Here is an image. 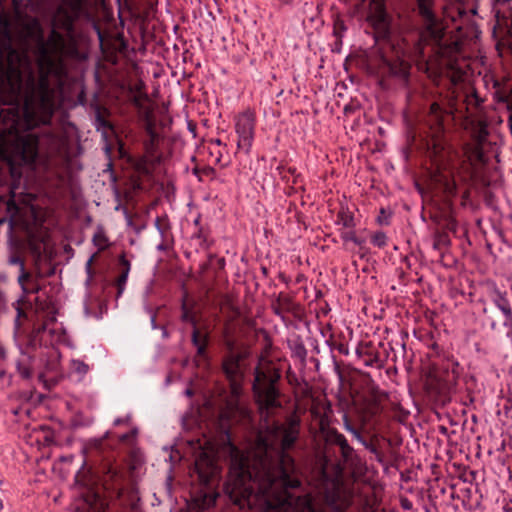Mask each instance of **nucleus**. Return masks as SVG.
Wrapping results in <instances>:
<instances>
[{
	"instance_id": "obj_1",
	"label": "nucleus",
	"mask_w": 512,
	"mask_h": 512,
	"mask_svg": "<svg viewBox=\"0 0 512 512\" xmlns=\"http://www.w3.org/2000/svg\"><path fill=\"white\" fill-rule=\"evenodd\" d=\"M280 430L281 450L275 456L265 439L259 441L253 453L232 448L224 491L239 510L288 512L293 506L295 497L290 490L300 488L302 482L288 450L299 438L300 419L296 415L287 417Z\"/></svg>"
},
{
	"instance_id": "obj_29",
	"label": "nucleus",
	"mask_w": 512,
	"mask_h": 512,
	"mask_svg": "<svg viewBox=\"0 0 512 512\" xmlns=\"http://www.w3.org/2000/svg\"><path fill=\"white\" fill-rule=\"evenodd\" d=\"M181 321L191 324L193 329L198 325L197 315L193 307L188 306L185 299H183L181 304Z\"/></svg>"
},
{
	"instance_id": "obj_41",
	"label": "nucleus",
	"mask_w": 512,
	"mask_h": 512,
	"mask_svg": "<svg viewBox=\"0 0 512 512\" xmlns=\"http://www.w3.org/2000/svg\"><path fill=\"white\" fill-rule=\"evenodd\" d=\"M367 449L372 453L374 454L375 456V459L380 462V463H383L384 462V453L378 449L375 445L373 444H368L366 445Z\"/></svg>"
},
{
	"instance_id": "obj_7",
	"label": "nucleus",
	"mask_w": 512,
	"mask_h": 512,
	"mask_svg": "<svg viewBox=\"0 0 512 512\" xmlns=\"http://www.w3.org/2000/svg\"><path fill=\"white\" fill-rule=\"evenodd\" d=\"M55 90L47 73H41L38 82L30 78L25 87L22 115L26 129L46 123L54 112Z\"/></svg>"
},
{
	"instance_id": "obj_59",
	"label": "nucleus",
	"mask_w": 512,
	"mask_h": 512,
	"mask_svg": "<svg viewBox=\"0 0 512 512\" xmlns=\"http://www.w3.org/2000/svg\"><path fill=\"white\" fill-rule=\"evenodd\" d=\"M261 271H262V273H263L265 276H267V274H268V269H267L266 267L262 266V267H261Z\"/></svg>"
},
{
	"instance_id": "obj_35",
	"label": "nucleus",
	"mask_w": 512,
	"mask_h": 512,
	"mask_svg": "<svg viewBox=\"0 0 512 512\" xmlns=\"http://www.w3.org/2000/svg\"><path fill=\"white\" fill-rule=\"evenodd\" d=\"M495 98L498 102L507 104L509 109L512 107V90H510V91L497 90L495 92Z\"/></svg>"
},
{
	"instance_id": "obj_49",
	"label": "nucleus",
	"mask_w": 512,
	"mask_h": 512,
	"mask_svg": "<svg viewBox=\"0 0 512 512\" xmlns=\"http://www.w3.org/2000/svg\"><path fill=\"white\" fill-rule=\"evenodd\" d=\"M21 84H22V81H21V77L20 75L18 74L17 76V83L14 85L12 84L11 88L14 92H16L17 94L20 93V90H21Z\"/></svg>"
},
{
	"instance_id": "obj_44",
	"label": "nucleus",
	"mask_w": 512,
	"mask_h": 512,
	"mask_svg": "<svg viewBox=\"0 0 512 512\" xmlns=\"http://www.w3.org/2000/svg\"><path fill=\"white\" fill-rule=\"evenodd\" d=\"M49 36V40L51 42H63L64 40V36H69L70 39L72 41L75 40L74 36H76L77 34H56V33H53V34H47Z\"/></svg>"
},
{
	"instance_id": "obj_20",
	"label": "nucleus",
	"mask_w": 512,
	"mask_h": 512,
	"mask_svg": "<svg viewBox=\"0 0 512 512\" xmlns=\"http://www.w3.org/2000/svg\"><path fill=\"white\" fill-rule=\"evenodd\" d=\"M491 299L494 305L502 312L504 320L503 325L512 328V307L507 294L498 289H494L491 294Z\"/></svg>"
},
{
	"instance_id": "obj_15",
	"label": "nucleus",
	"mask_w": 512,
	"mask_h": 512,
	"mask_svg": "<svg viewBox=\"0 0 512 512\" xmlns=\"http://www.w3.org/2000/svg\"><path fill=\"white\" fill-rule=\"evenodd\" d=\"M356 355L367 367L382 369L388 358V352L384 343L372 341H361L357 345Z\"/></svg>"
},
{
	"instance_id": "obj_4",
	"label": "nucleus",
	"mask_w": 512,
	"mask_h": 512,
	"mask_svg": "<svg viewBox=\"0 0 512 512\" xmlns=\"http://www.w3.org/2000/svg\"><path fill=\"white\" fill-rule=\"evenodd\" d=\"M483 102L484 100L475 89L466 93L462 100L451 97L447 104L433 102L424 120L427 136L431 139L432 146L434 148L442 146L446 128L454 120L455 115L469 120L481 108Z\"/></svg>"
},
{
	"instance_id": "obj_53",
	"label": "nucleus",
	"mask_w": 512,
	"mask_h": 512,
	"mask_svg": "<svg viewBox=\"0 0 512 512\" xmlns=\"http://www.w3.org/2000/svg\"><path fill=\"white\" fill-rule=\"evenodd\" d=\"M193 224H194L196 229H198L199 226H202L201 225V215L200 214L195 218V220L193 221Z\"/></svg>"
},
{
	"instance_id": "obj_56",
	"label": "nucleus",
	"mask_w": 512,
	"mask_h": 512,
	"mask_svg": "<svg viewBox=\"0 0 512 512\" xmlns=\"http://www.w3.org/2000/svg\"><path fill=\"white\" fill-rule=\"evenodd\" d=\"M304 279H305V276H304L303 274H298V275L296 276L295 282L299 284V283H301Z\"/></svg>"
},
{
	"instance_id": "obj_43",
	"label": "nucleus",
	"mask_w": 512,
	"mask_h": 512,
	"mask_svg": "<svg viewBox=\"0 0 512 512\" xmlns=\"http://www.w3.org/2000/svg\"><path fill=\"white\" fill-rule=\"evenodd\" d=\"M17 34H0V37L5 38L9 43L13 40V36H16ZM19 36H23V38H31L35 36V34H18ZM36 36H39L41 40L44 39L45 34H36Z\"/></svg>"
},
{
	"instance_id": "obj_54",
	"label": "nucleus",
	"mask_w": 512,
	"mask_h": 512,
	"mask_svg": "<svg viewBox=\"0 0 512 512\" xmlns=\"http://www.w3.org/2000/svg\"><path fill=\"white\" fill-rule=\"evenodd\" d=\"M126 422H127V420L124 419V418H117V419L114 420V425L115 426H119V425H122V424H124Z\"/></svg>"
},
{
	"instance_id": "obj_47",
	"label": "nucleus",
	"mask_w": 512,
	"mask_h": 512,
	"mask_svg": "<svg viewBox=\"0 0 512 512\" xmlns=\"http://www.w3.org/2000/svg\"><path fill=\"white\" fill-rule=\"evenodd\" d=\"M301 512H322L320 509L316 508L313 503L308 500L303 506Z\"/></svg>"
},
{
	"instance_id": "obj_23",
	"label": "nucleus",
	"mask_w": 512,
	"mask_h": 512,
	"mask_svg": "<svg viewBox=\"0 0 512 512\" xmlns=\"http://www.w3.org/2000/svg\"><path fill=\"white\" fill-rule=\"evenodd\" d=\"M191 341L196 347L197 355L204 356L209 344V334L202 333L198 327H195V329L192 330Z\"/></svg>"
},
{
	"instance_id": "obj_31",
	"label": "nucleus",
	"mask_w": 512,
	"mask_h": 512,
	"mask_svg": "<svg viewBox=\"0 0 512 512\" xmlns=\"http://www.w3.org/2000/svg\"><path fill=\"white\" fill-rule=\"evenodd\" d=\"M462 494V505L467 510H473L480 504L478 499H473V491L470 487L460 490Z\"/></svg>"
},
{
	"instance_id": "obj_14",
	"label": "nucleus",
	"mask_w": 512,
	"mask_h": 512,
	"mask_svg": "<svg viewBox=\"0 0 512 512\" xmlns=\"http://www.w3.org/2000/svg\"><path fill=\"white\" fill-rule=\"evenodd\" d=\"M255 113L251 110L240 113L235 118V131L238 136L237 148L249 154L254 141Z\"/></svg>"
},
{
	"instance_id": "obj_13",
	"label": "nucleus",
	"mask_w": 512,
	"mask_h": 512,
	"mask_svg": "<svg viewBox=\"0 0 512 512\" xmlns=\"http://www.w3.org/2000/svg\"><path fill=\"white\" fill-rule=\"evenodd\" d=\"M147 139L143 141V155L138 159L136 167L139 171L149 173L162 162L163 154L159 148V134L152 124L145 129Z\"/></svg>"
},
{
	"instance_id": "obj_34",
	"label": "nucleus",
	"mask_w": 512,
	"mask_h": 512,
	"mask_svg": "<svg viewBox=\"0 0 512 512\" xmlns=\"http://www.w3.org/2000/svg\"><path fill=\"white\" fill-rule=\"evenodd\" d=\"M327 343L329 344L332 351L336 350L341 355L349 354V347L347 343L333 339L328 340Z\"/></svg>"
},
{
	"instance_id": "obj_11",
	"label": "nucleus",
	"mask_w": 512,
	"mask_h": 512,
	"mask_svg": "<svg viewBox=\"0 0 512 512\" xmlns=\"http://www.w3.org/2000/svg\"><path fill=\"white\" fill-rule=\"evenodd\" d=\"M38 155V139L32 136L18 138L7 158L10 173L13 178H21L22 166L35 163Z\"/></svg>"
},
{
	"instance_id": "obj_10",
	"label": "nucleus",
	"mask_w": 512,
	"mask_h": 512,
	"mask_svg": "<svg viewBox=\"0 0 512 512\" xmlns=\"http://www.w3.org/2000/svg\"><path fill=\"white\" fill-rule=\"evenodd\" d=\"M228 351L222 359V371L229 382L231 395L239 398L242 394L243 383L247 370L246 359L248 353L245 351H235L234 340H227Z\"/></svg>"
},
{
	"instance_id": "obj_12",
	"label": "nucleus",
	"mask_w": 512,
	"mask_h": 512,
	"mask_svg": "<svg viewBox=\"0 0 512 512\" xmlns=\"http://www.w3.org/2000/svg\"><path fill=\"white\" fill-rule=\"evenodd\" d=\"M89 0H61L52 16V29L50 32H57V29H64L65 32H75L74 21L86 12Z\"/></svg>"
},
{
	"instance_id": "obj_32",
	"label": "nucleus",
	"mask_w": 512,
	"mask_h": 512,
	"mask_svg": "<svg viewBox=\"0 0 512 512\" xmlns=\"http://www.w3.org/2000/svg\"><path fill=\"white\" fill-rule=\"evenodd\" d=\"M371 243L377 248H385L388 245V237L385 232L377 231L371 235Z\"/></svg>"
},
{
	"instance_id": "obj_46",
	"label": "nucleus",
	"mask_w": 512,
	"mask_h": 512,
	"mask_svg": "<svg viewBox=\"0 0 512 512\" xmlns=\"http://www.w3.org/2000/svg\"><path fill=\"white\" fill-rule=\"evenodd\" d=\"M356 236L357 235L354 230L344 231V232H341V234H340V237L344 242H349V241L353 242V240L355 239Z\"/></svg>"
},
{
	"instance_id": "obj_9",
	"label": "nucleus",
	"mask_w": 512,
	"mask_h": 512,
	"mask_svg": "<svg viewBox=\"0 0 512 512\" xmlns=\"http://www.w3.org/2000/svg\"><path fill=\"white\" fill-rule=\"evenodd\" d=\"M460 374V364L452 355L437 352L427 374L425 383L427 392L444 400L456 386Z\"/></svg>"
},
{
	"instance_id": "obj_64",
	"label": "nucleus",
	"mask_w": 512,
	"mask_h": 512,
	"mask_svg": "<svg viewBox=\"0 0 512 512\" xmlns=\"http://www.w3.org/2000/svg\"><path fill=\"white\" fill-rule=\"evenodd\" d=\"M83 98H84L83 93L78 96L80 103H83Z\"/></svg>"
},
{
	"instance_id": "obj_42",
	"label": "nucleus",
	"mask_w": 512,
	"mask_h": 512,
	"mask_svg": "<svg viewBox=\"0 0 512 512\" xmlns=\"http://www.w3.org/2000/svg\"><path fill=\"white\" fill-rule=\"evenodd\" d=\"M390 216H391L390 213H387L384 208H381L380 209V213H379V215L377 217V222L380 225H389L390 224V220H389Z\"/></svg>"
},
{
	"instance_id": "obj_48",
	"label": "nucleus",
	"mask_w": 512,
	"mask_h": 512,
	"mask_svg": "<svg viewBox=\"0 0 512 512\" xmlns=\"http://www.w3.org/2000/svg\"><path fill=\"white\" fill-rule=\"evenodd\" d=\"M136 434H137V430H136V429H133V430H131V431H130V432H128V433L122 434V435L119 437V440H120L121 442H126V441H128L130 438L135 437V436H136Z\"/></svg>"
},
{
	"instance_id": "obj_51",
	"label": "nucleus",
	"mask_w": 512,
	"mask_h": 512,
	"mask_svg": "<svg viewBox=\"0 0 512 512\" xmlns=\"http://www.w3.org/2000/svg\"><path fill=\"white\" fill-rule=\"evenodd\" d=\"M365 239L364 238H360L358 236L355 237V239L353 240V243L357 246H359L360 248L363 247V245L365 244Z\"/></svg>"
},
{
	"instance_id": "obj_2",
	"label": "nucleus",
	"mask_w": 512,
	"mask_h": 512,
	"mask_svg": "<svg viewBox=\"0 0 512 512\" xmlns=\"http://www.w3.org/2000/svg\"><path fill=\"white\" fill-rule=\"evenodd\" d=\"M407 38L404 34H371L374 46L378 48V53L384 63L392 66L399 62L400 66L405 68L409 61H424L425 48L432 44L433 51L442 58L449 59V66L454 71L452 75L453 83L463 80L466 72L458 66V57H463V40L456 38L450 43H443L447 34H409Z\"/></svg>"
},
{
	"instance_id": "obj_21",
	"label": "nucleus",
	"mask_w": 512,
	"mask_h": 512,
	"mask_svg": "<svg viewBox=\"0 0 512 512\" xmlns=\"http://www.w3.org/2000/svg\"><path fill=\"white\" fill-rule=\"evenodd\" d=\"M116 268L119 274L115 279L114 285L117 289L116 297L119 298L126 288L128 276L131 270V263L126 258L125 253L119 255Z\"/></svg>"
},
{
	"instance_id": "obj_62",
	"label": "nucleus",
	"mask_w": 512,
	"mask_h": 512,
	"mask_svg": "<svg viewBox=\"0 0 512 512\" xmlns=\"http://www.w3.org/2000/svg\"><path fill=\"white\" fill-rule=\"evenodd\" d=\"M185 393H186L188 396H192V395H193V392H192V390H191V389H187V390L185 391Z\"/></svg>"
},
{
	"instance_id": "obj_36",
	"label": "nucleus",
	"mask_w": 512,
	"mask_h": 512,
	"mask_svg": "<svg viewBox=\"0 0 512 512\" xmlns=\"http://www.w3.org/2000/svg\"><path fill=\"white\" fill-rule=\"evenodd\" d=\"M43 62L46 63L48 72L60 74V71L62 70V63L56 62L50 57L43 56Z\"/></svg>"
},
{
	"instance_id": "obj_19",
	"label": "nucleus",
	"mask_w": 512,
	"mask_h": 512,
	"mask_svg": "<svg viewBox=\"0 0 512 512\" xmlns=\"http://www.w3.org/2000/svg\"><path fill=\"white\" fill-rule=\"evenodd\" d=\"M367 21L377 32H389L387 29L388 15L384 4L381 2H373L371 4Z\"/></svg>"
},
{
	"instance_id": "obj_22",
	"label": "nucleus",
	"mask_w": 512,
	"mask_h": 512,
	"mask_svg": "<svg viewBox=\"0 0 512 512\" xmlns=\"http://www.w3.org/2000/svg\"><path fill=\"white\" fill-rule=\"evenodd\" d=\"M109 115V111L100 106H95V127L96 129L102 130L103 134H106L108 131H114L113 124L107 119V116Z\"/></svg>"
},
{
	"instance_id": "obj_60",
	"label": "nucleus",
	"mask_w": 512,
	"mask_h": 512,
	"mask_svg": "<svg viewBox=\"0 0 512 512\" xmlns=\"http://www.w3.org/2000/svg\"><path fill=\"white\" fill-rule=\"evenodd\" d=\"M94 29H95V32L97 33H100V32H103L98 26L97 24H94Z\"/></svg>"
},
{
	"instance_id": "obj_26",
	"label": "nucleus",
	"mask_w": 512,
	"mask_h": 512,
	"mask_svg": "<svg viewBox=\"0 0 512 512\" xmlns=\"http://www.w3.org/2000/svg\"><path fill=\"white\" fill-rule=\"evenodd\" d=\"M92 243L97 247L98 252L105 251L109 248L110 242L106 234L105 228L102 225H98L92 237Z\"/></svg>"
},
{
	"instance_id": "obj_3",
	"label": "nucleus",
	"mask_w": 512,
	"mask_h": 512,
	"mask_svg": "<svg viewBox=\"0 0 512 512\" xmlns=\"http://www.w3.org/2000/svg\"><path fill=\"white\" fill-rule=\"evenodd\" d=\"M125 473L115 462L103 461L96 471L84 460L75 475V483L92 512H105L108 501L118 500L124 492Z\"/></svg>"
},
{
	"instance_id": "obj_28",
	"label": "nucleus",
	"mask_w": 512,
	"mask_h": 512,
	"mask_svg": "<svg viewBox=\"0 0 512 512\" xmlns=\"http://www.w3.org/2000/svg\"><path fill=\"white\" fill-rule=\"evenodd\" d=\"M18 281L23 291L27 294L38 293L40 290L39 284L32 279V276L28 272L23 271Z\"/></svg>"
},
{
	"instance_id": "obj_27",
	"label": "nucleus",
	"mask_w": 512,
	"mask_h": 512,
	"mask_svg": "<svg viewBox=\"0 0 512 512\" xmlns=\"http://www.w3.org/2000/svg\"><path fill=\"white\" fill-rule=\"evenodd\" d=\"M210 230L208 227L199 226L192 235L193 240H197L202 250H209L213 245V240L209 239Z\"/></svg>"
},
{
	"instance_id": "obj_24",
	"label": "nucleus",
	"mask_w": 512,
	"mask_h": 512,
	"mask_svg": "<svg viewBox=\"0 0 512 512\" xmlns=\"http://www.w3.org/2000/svg\"><path fill=\"white\" fill-rule=\"evenodd\" d=\"M97 36L101 45H103L111 36H114L113 45L115 46V49L122 54H126L129 51V44L128 40L125 38V34H97Z\"/></svg>"
},
{
	"instance_id": "obj_8",
	"label": "nucleus",
	"mask_w": 512,
	"mask_h": 512,
	"mask_svg": "<svg viewBox=\"0 0 512 512\" xmlns=\"http://www.w3.org/2000/svg\"><path fill=\"white\" fill-rule=\"evenodd\" d=\"M282 374L272 361L259 363L254 368L252 393L261 413L269 414L272 410L282 407L279 383Z\"/></svg>"
},
{
	"instance_id": "obj_52",
	"label": "nucleus",
	"mask_w": 512,
	"mask_h": 512,
	"mask_svg": "<svg viewBox=\"0 0 512 512\" xmlns=\"http://www.w3.org/2000/svg\"><path fill=\"white\" fill-rule=\"evenodd\" d=\"M278 277L283 283L289 284L290 278L287 277L284 273H280Z\"/></svg>"
},
{
	"instance_id": "obj_55",
	"label": "nucleus",
	"mask_w": 512,
	"mask_h": 512,
	"mask_svg": "<svg viewBox=\"0 0 512 512\" xmlns=\"http://www.w3.org/2000/svg\"><path fill=\"white\" fill-rule=\"evenodd\" d=\"M140 36L142 37V39H146V37L149 36V38L153 39V40H157L158 38L156 37V34L154 33H151V34H140Z\"/></svg>"
},
{
	"instance_id": "obj_25",
	"label": "nucleus",
	"mask_w": 512,
	"mask_h": 512,
	"mask_svg": "<svg viewBox=\"0 0 512 512\" xmlns=\"http://www.w3.org/2000/svg\"><path fill=\"white\" fill-rule=\"evenodd\" d=\"M337 225H342L344 228L353 229L356 227V222L353 212L348 206L341 205L337 212L336 222Z\"/></svg>"
},
{
	"instance_id": "obj_18",
	"label": "nucleus",
	"mask_w": 512,
	"mask_h": 512,
	"mask_svg": "<svg viewBox=\"0 0 512 512\" xmlns=\"http://www.w3.org/2000/svg\"><path fill=\"white\" fill-rule=\"evenodd\" d=\"M271 308L275 315L279 316L282 321H286V315H297L301 310V305L296 303L293 297L280 292L275 301L271 304Z\"/></svg>"
},
{
	"instance_id": "obj_63",
	"label": "nucleus",
	"mask_w": 512,
	"mask_h": 512,
	"mask_svg": "<svg viewBox=\"0 0 512 512\" xmlns=\"http://www.w3.org/2000/svg\"><path fill=\"white\" fill-rule=\"evenodd\" d=\"M402 507L405 508V509H409L410 508V505H408V503H402Z\"/></svg>"
},
{
	"instance_id": "obj_61",
	"label": "nucleus",
	"mask_w": 512,
	"mask_h": 512,
	"mask_svg": "<svg viewBox=\"0 0 512 512\" xmlns=\"http://www.w3.org/2000/svg\"><path fill=\"white\" fill-rule=\"evenodd\" d=\"M157 248H158V250H162V251L166 249V247H165V245H164V244H160V245H158V247H157Z\"/></svg>"
},
{
	"instance_id": "obj_30",
	"label": "nucleus",
	"mask_w": 512,
	"mask_h": 512,
	"mask_svg": "<svg viewBox=\"0 0 512 512\" xmlns=\"http://www.w3.org/2000/svg\"><path fill=\"white\" fill-rule=\"evenodd\" d=\"M488 136V131H487V127L485 124H481L480 127H479V131H478V135H477V141H478V145L475 146L472 150V154L473 156L478 160V161H483V158H484V153H483V149L481 147V144L483 141L486 140V137Z\"/></svg>"
},
{
	"instance_id": "obj_6",
	"label": "nucleus",
	"mask_w": 512,
	"mask_h": 512,
	"mask_svg": "<svg viewBox=\"0 0 512 512\" xmlns=\"http://www.w3.org/2000/svg\"><path fill=\"white\" fill-rule=\"evenodd\" d=\"M418 12L426 25L427 32H445L449 21L459 24L454 32H462L465 26L471 25L472 32H480L471 18L477 13L475 0H457L443 7V26L439 27V18L435 11L434 0H417Z\"/></svg>"
},
{
	"instance_id": "obj_16",
	"label": "nucleus",
	"mask_w": 512,
	"mask_h": 512,
	"mask_svg": "<svg viewBox=\"0 0 512 512\" xmlns=\"http://www.w3.org/2000/svg\"><path fill=\"white\" fill-rule=\"evenodd\" d=\"M276 171L285 184H289V178L287 174L292 176L291 185L286 188V195L293 196L297 193H305L306 185L305 179L301 173L297 171L296 167L288 166L287 164L281 162L277 167Z\"/></svg>"
},
{
	"instance_id": "obj_58",
	"label": "nucleus",
	"mask_w": 512,
	"mask_h": 512,
	"mask_svg": "<svg viewBox=\"0 0 512 512\" xmlns=\"http://www.w3.org/2000/svg\"><path fill=\"white\" fill-rule=\"evenodd\" d=\"M218 263H219L220 267H224V265H225V259H224V258H220V259L218 260Z\"/></svg>"
},
{
	"instance_id": "obj_33",
	"label": "nucleus",
	"mask_w": 512,
	"mask_h": 512,
	"mask_svg": "<svg viewBox=\"0 0 512 512\" xmlns=\"http://www.w3.org/2000/svg\"><path fill=\"white\" fill-rule=\"evenodd\" d=\"M71 370L80 377L85 376L89 371V366L81 360L73 359L70 364Z\"/></svg>"
},
{
	"instance_id": "obj_38",
	"label": "nucleus",
	"mask_w": 512,
	"mask_h": 512,
	"mask_svg": "<svg viewBox=\"0 0 512 512\" xmlns=\"http://www.w3.org/2000/svg\"><path fill=\"white\" fill-rule=\"evenodd\" d=\"M344 426L347 431L352 433L354 437L360 441L363 440L361 432L350 422L349 418L344 416Z\"/></svg>"
},
{
	"instance_id": "obj_5",
	"label": "nucleus",
	"mask_w": 512,
	"mask_h": 512,
	"mask_svg": "<svg viewBox=\"0 0 512 512\" xmlns=\"http://www.w3.org/2000/svg\"><path fill=\"white\" fill-rule=\"evenodd\" d=\"M325 441L328 445L339 447L340 459L335 467L337 481L333 482L332 487L325 491L324 501L332 512H346L353 502L352 494L342 487L339 479L345 474H354L361 461L346 437L336 428H329L326 431Z\"/></svg>"
},
{
	"instance_id": "obj_57",
	"label": "nucleus",
	"mask_w": 512,
	"mask_h": 512,
	"mask_svg": "<svg viewBox=\"0 0 512 512\" xmlns=\"http://www.w3.org/2000/svg\"><path fill=\"white\" fill-rule=\"evenodd\" d=\"M211 143L215 144L217 146H221L222 145V141L219 138L212 140Z\"/></svg>"
},
{
	"instance_id": "obj_39",
	"label": "nucleus",
	"mask_w": 512,
	"mask_h": 512,
	"mask_svg": "<svg viewBox=\"0 0 512 512\" xmlns=\"http://www.w3.org/2000/svg\"><path fill=\"white\" fill-rule=\"evenodd\" d=\"M17 371L23 379H29L32 376L31 368L22 362L17 363Z\"/></svg>"
},
{
	"instance_id": "obj_17",
	"label": "nucleus",
	"mask_w": 512,
	"mask_h": 512,
	"mask_svg": "<svg viewBox=\"0 0 512 512\" xmlns=\"http://www.w3.org/2000/svg\"><path fill=\"white\" fill-rule=\"evenodd\" d=\"M194 470L202 485H209L218 474V466L214 458L204 451L196 458Z\"/></svg>"
},
{
	"instance_id": "obj_40",
	"label": "nucleus",
	"mask_w": 512,
	"mask_h": 512,
	"mask_svg": "<svg viewBox=\"0 0 512 512\" xmlns=\"http://www.w3.org/2000/svg\"><path fill=\"white\" fill-rule=\"evenodd\" d=\"M214 172V169L212 167H209V166H205V167H195L193 168V174L195 176H197L199 178V180H202V175H210Z\"/></svg>"
},
{
	"instance_id": "obj_37",
	"label": "nucleus",
	"mask_w": 512,
	"mask_h": 512,
	"mask_svg": "<svg viewBox=\"0 0 512 512\" xmlns=\"http://www.w3.org/2000/svg\"><path fill=\"white\" fill-rule=\"evenodd\" d=\"M292 353L294 356L298 357L302 361L306 359L307 350L302 341H297L294 343L292 347Z\"/></svg>"
},
{
	"instance_id": "obj_45",
	"label": "nucleus",
	"mask_w": 512,
	"mask_h": 512,
	"mask_svg": "<svg viewBox=\"0 0 512 512\" xmlns=\"http://www.w3.org/2000/svg\"><path fill=\"white\" fill-rule=\"evenodd\" d=\"M96 254L92 255L86 262L85 264V271L87 273V276H88V281H91L93 276H94V270L92 268V264H93V261H94V258H95Z\"/></svg>"
},
{
	"instance_id": "obj_50",
	"label": "nucleus",
	"mask_w": 512,
	"mask_h": 512,
	"mask_svg": "<svg viewBox=\"0 0 512 512\" xmlns=\"http://www.w3.org/2000/svg\"><path fill=\"white\" fill-rule=\"evenodd\" d=\"M155 226L158 229V231L161 233V235L164 236L166 229L162 227L161 220L159 217H157L155 220Z\"/></svg>"
}]
</instances>
